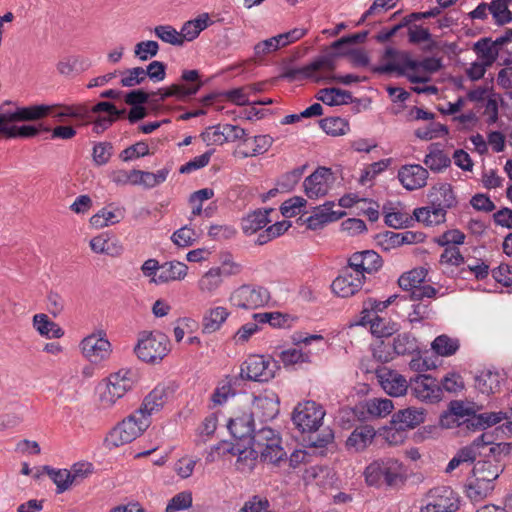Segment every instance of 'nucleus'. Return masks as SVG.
I'll list each match as a JSON object with an SVG mask.
<instances>
[{"label": "nucleus", "instance_id": "obj_1", "mask_svg": "<svg viewBox=\"0 0 512 512\" xmlns=\"http://www.w3.org/2000/svg\"><path fill=\"white\" fill-rule=\"evenodd\" d=\"M512 452V443H494L473 467V479L466 485L467 497L479 502L488 497L495 488V481L504 471V458Z\"/></svg>", "mask_w": 512, "mask_h": 512}, {"label": "nucleus", "instance_id": "obj_2", "mask_svg": "<svg viewBox=\"0 0 512 512\" xmlns=\"http://www.w3.org/2000/svg\"><path fill=\"white\" fill-rule=\"evenodd\" d=\"M364 475L368 485L398 487L406 480V469L399 460L387 457L370 463Z\"/></svg>", "mask_w": 512, "mask_h": 512}, {"label": "nucleus", "instance_id": "obj_3", "mask_svg": "<svg viewBox=\"0 0 512 512\" xmlns=\"http://www.w3.org/2000/svg\"><path fill=\"white\" fill-rule=\"evenodd\" d=\"M150 424L151 419L139 415L135 411L109 432L105 438V444L111 449L130 443L140 436Z\"/></svg>", "mask_w": 512, "mask_h": 512}, {"label": "nucleus", "instance_id": "obj_4", "mask_svg": "<svg viewBox=\"0 0 512 512\" xmlns=\"http://www.w3.org/2000/svg\"><path fill=\"white\" fill-rule=\"evenodd\" d=\"M170 351V341L162 332H147L140 334L135 352L138 358L147 363L161 361Z\"/></svg>", "mask_w": 512, "mask_h": 512}, {"label": "nucleus", "instance_id": "obj_5", "mask_svg": "<svg viewBox=\"0 0 512 512\" xmlns=\"http://www.w3.org/2000/svg\"><path fill=\"white\" fill-rule=\"evenodd\" d=\"M7 124L22 121H35L51 114L56 118L73 116L75 113L70 107L59 105H33L28 107H18L15 111L4 112Z\"/></svg>", "mask_w": 512, "mask_h": 512}, {"label": "nucleus", "instance_id": "obj_6", "mask_svg": "<svg viewBox=\"0 0 512 512\" xmlns=\"http://www.w3.org/2000/svg\"><path fill=\"white\" fill-rule=\"evenodd\" d=\"M135 377V373L130 370H120L111 374L105 389L100 394L102 407H112L118 399L131 390L135 384Z\"/></svg>", "mask_w": 512, "mask_h": 512}, {"label": "nucleus", "instance_id": "obj_7", "mask_svg": "<svg viewBox=\"0 0 512 512\" xmlns=\"http://www.w3.org/2000/svg\"><path fill=\"white\" fill-rule=\"evenodd\" d=\"M199 78L198 70H184L181 75V80L185 82V84L175 83L169 87L158 89L151 95H159V98L151 100V103H161L169 97H176L179 100H183L195 95L203 85Z\"/></svg>", "mask_w": 512, "mask_h": 512}, {"label": "nucleus", "instance_id": "obj_8", "mask_svg": "<svg viewBox=\"0 0 512 512\" xmlns=\"http://www.w3.org/2000/svg\"><path fill=\"white\" fill-rule=\"evenodd\" d=\"M199 78L198 70H184L181 75V80L185 82V84L175 83L169 87L158 89L151 95H159V98L151 100V103H161L169 97H176L179 100H183L195 95L203 85Z\"/></svg>", "mask_w": 512, "mask_h": 512}, {"label": "nucleus", "instance_id": "obj_9", "mask_svg": "<svg viewBox=\"0 0 512 512\" xmlns=\"http://www.w3.org/2000/svg\"><path fill=\"white\" fill-rule=\"evenodd\" d=\"M279 366L271 358L262 355H251L241 365L242 379L257 382H268L274 378Z\"/></svg>", "mask_w": 512, "mask_h": 512}, {"label": "nucleus", "instance_id": "obj_10", "mask_svg": "<svg viewBox=\"0 0 512 512\" xmlns=\"http://www.w3.org/2000/svg\"><path fill=\"white\" fill-rule=\"evenodd\" d=\"M325 416L323 407L314 401L299 403L292 414L294 425L302 432H316Z\"/></svg>", "mask_w": 512, "mask_h": 512}, {"label": "nucleus", "instance_id": "obj_11", "mask_svg": "<svg viewBox=\"0 0 512 512\" xmlns=\"http://www.w3.org/2000/svg\"><path fill=\"white\" fill-rule=\"evenodd\" d=\"M270 300L268 290L261 286L242 285L230 296L232 305L243 309L263 307Z\"/></svg>", "mask_w": 512, "mask_h": 512}, {"label": "nucleus", "instance_id": "obj_12", "mask_svg": "<svg viewBox=\"0 0 512 512\" xmlns=\"http://www.w3.org/2000/svg\"><path fill=\"white\" fill-rule=\"evenodd\" d=\"M79 346L83 356L91 363H100L107 359L111 352V344L104 331L86 336Z\"/></svg>", "mask_w": 512, "mask_h": 512}, {"label": "nucleus", "instance_id": "obj_13", "mask_svg": "<svg viewBox=\"0 0 512 512\" xmlns=\"http://www.w3.org/2000/svg\"><path fill=\"white\" fill-rule=\"evenodd\" d=\"M382 265L383 260L381 256L374 250H363L353 253L349 257L347 264L355 275L363 277V281L366 279V274L376 273Z\"/></svg>", "mask_w": 512, "mask_h": 512}, {"label": "nucleus", "instance_id": "obj_14", "mask_svg": "<svg viewBox=\"0 0 512 512\" xmlns=\"http://www.w3.org/2000/svg\"><path fill=\"white\" fill-rule=\"evenodd\" d=\"M431 500L419 512H457L460 506L458 495L450 488L431 490Z\"/></svg>", "mask_w": 512, "mask_h": 512}, {"label": "nucleus", "instance_id": "obj_15", "mask_svg": "<svg viewBox=\"0 0 512 512\" xmlns=\"http://www.w3.org/2000/svg\"><path fill=\"white\" fill-rule=\"evenodd\" d=\"M412 394L419 400L434 403L442 398V388L430 375H417L410 380Z\"/></svg>", "mask_w": 512, "mask_h": 512}, {"label": "nucleus", "instance_id": "obj_16", "mask_svg": "<svg viewBox=\"0 0 512 512\" xmlns=\"http://www.w3.org/2000/svg\"><path fill=\"white\" fill-rule=\"evenodd\" d=\"M429 199L430 204L434 207L433 213L438 220H445L447 210L457 204L452 186L448 183L433 186L429 194Z\"/></svg>", "mask_w": 512, "mask_h": 512}, {"label": "nucleus", "instance_id": "obj_17", "mask_svg": "<svg viewBox=\"0 0 512 512\" xmlns=\"http://www.w3.org/2000/svg\"><path fill=\"white\" fill-rule=\"evenodd\" d=\"M332 172L329 168L320 167L311 175L305 178L303 186L305 193L310 199H317L325 196L330 189Z\"/></svg>", "mask_w": 512, "mask_h": 512}, {"label": "nucleus", "instance_id": "obj_18", "mask_svg": "<svg viewBox=\"0 0 512 512\" xmlns=\"http://www.w3.org/2000/svg\"><path fill=\"white\" fill-rule=\"evenodd\" d=\"M363 277L357 276L348 267H344L331 284L332 291L339 297L347 298L357 293L363 285Z\"/></svg>", "mask_w": 512, "mask_h": 512}, {"label": "nucleus", "instance_id": "obj_19", "mask_svg": "<svg viewBox=\"0 0 512 512\" xmlns=\"http://www.w3.org/2000/svg\"><path fill=\"white\" fill-rule=\"evenodd\" d=\"M428 171L419 164L402 166L398 171V179L407 190H416L424 187L428 179Z\"/></svg>", "mask_w": 512, "mask_h": 512}, {"label": "nucleus", "instance_id": "obj_20", "mask_svg": "<svg viewBox=\"0 0 512 512\" xmlns=\"http://www.w3.org/2000/svg\"><path fill=\"white\" fill-rule=\"evenodd\" d=\"M227 428L235 440L248 444V439H251L255 432L253 412H244L231 418L228 421Z\"/></svg>", "mask_w": 512, "mask_h": 512}, {"label": "nucleus", "instance_id": "obj_21", "mask_svg": "<svg viewBox=\"0 0 512 512\" xmlns=\"http://www.w3.org/2000/svg\"><path fill=\"white\" fill-rule=\"evenodd\" d=\"M493 442V435L490 433H482L473 442L461 448L456 454L462 463H476V461L485 455L488 447Z\"/></svg>", "mask_w": 512, "mask_h": 512}, {"label": "nucleus", "instance_id": "obj_22", "mask_svg": "<svg viewBox=\"0 0 512 512\" xmlns=\"http://www.w3.org/2000/svg\"><path fill=\"white\" fill-rule=\"evenodd\" d=\"M377 376L383 390L389 395L398 397L406 393L407 381L397 372L383 369L377 372Z\"/></svg>", "mask_w": 512, "mask_h": 512}, {"label": "nucleus", "instance_id": "obj_23", "mask_svg": "<svg viewBox=\"0 0 512 512\" xmlns=\"http://www.w3.org/2000/svg\"><path fill=\"white\" fill-rule=\"evenodd\" d=\"M425 411L422 408L409 407L393 414L391 425L397 430L413 429L424 422Z\"/></svg>", "mask_w": 512, "mask_h": 512}, {"label": "nucleus", "instance_id": "obj_24", "mask_svg": "<svg viewBox=\"0 0 512 512\" xmlns=\"http://www.w3.org/2000/svg\"><path fill=\"white\" fill-rule=\"evenodd\" d=\"M376 436L375 429L370 425L356 427L346 440V447L353 452L365 450Z\"/></svg>", "mask_w": 512, "mask_h": 512}, {"label": "nucleus", "instance_id": "obj_25", "mask_svg": "<svg viewBox=\"0 0 512 512\" xmlns=\"http://www.w3.org/2000/svg\"><path fill=\"white\" fill-rule=\"evenodd\" d=\"M168 393L164 386H156L143 400L136 411L150 419L151 415L159 412L167 401Z\"/></svg>", "mask_w": 512, "mask_h": 512}, {"label": "nucleus", "instance_id": "obj_26", "mask_svg": "<svg viewBox=\"0 0 512 512\" xmlns=\"http://www.w3.org/2000/svg\"><path fill=\"white\" fill-rule=\"evenodd\" d=\"M409 70L416 71V60L412 59L410 54L405 51H398L395 61L386 62L384 65L373 69L374 72L379 74L396 72L400 76H403Z\"/></svg>", "mask_w": 512, "mask_h": 512}, {"label": "nucleus", "instance_id": "obj_27", "mask_svg": "<svg viewBox=\"0 0 512 512\" xmlns=\"http://www.w3.org/2000/svg\"><path fill=\"white\" fill-rule=\"evenodd\" d=\"M124 217L125 208L110 204L93 215L90 219V223L95 227L102 228L119 223Z\"/></svg>", "mask_w": 512, "mask_h": 512}, {"label": "nucleus", "instance_id": "obj_28", "mask_svg": "<svg viewBox=\"0 0 512 512\" xmlns=\"http://www.w3.org/2000/svg\"><path fill=\"white\" fill-rule=\"evenodd\" d=\"M229 315V311L222 306L207 310L202 319V332L211 334L218 331Z\"/></svg>", "mask_w": 512, "mask_h": 512}, {"label": "nucleus", "instance_id": "obj_29", "mask_svg": "<svg viewBox=\"0 0 512 512\" xmlns=\"http://www.w3.org/2000/svg\"><path fill=\"white\" fill-rule=\"evenodd\" d=\"M507 415L504 412H485L478 415H472L467 418L464 423H466V427L473 431L485 429L492 425H495L501 422L503 419H506Z\"/></svg>", "mask_w": 512, "mask_h": 512}, {"label": "nucleus", "instance_id": "obj_30", "mask_svg": "<svg viewBox=\"0 0 512 512\" xmlns=\"http://www.w3.org/2000/svg\"><path fill=\"white\" fill-rule=\"evenodd\" d=\"M272 209L255 210L242 219V230L246 235H252L270 222L268 215Z\"/></svg>", "mask_w": 512, "mask_h": 512}, {"label": "nucleus", "instance_id": "obj_31", "mask_svg": "<svg viewBox=\"0 0 512 512\" xmlns=\"http://www.w3.org/2000/svg\"><path fill=\"white\" fill-rule=\"evenodd\" d=\"M188 267L178 261L166 262L161 265L160 273L157 278H153L155 283H166L174 280H181L187 275Z\"/></svg>", "mask_w": 512, "mask_h": 512}, {"label": "nucleus", "instance_id": "obj_32", "mask_svg": "<svg viewBox=\"0 0 512 512\" xmlns=\"http://www.w3.org/2000/svg\"><path fill=\"white\" fill-rule=\"evenodd\" d=\"M423 163L434 173H439L450 166V157L441 150L437 144H431L429 153L426 154Z\"/></svg>", "mask_w": 512, "mask_h": 512}, {"label": "nucleus", "instance_id": "obj_33", "mask_svg": "<svg viewBox=\"0 0 512 512\" xmlns=\"http://www.w3.org/2000/svg\"><path fill=\"white\" fill-rule=\"evenodd\" d=\"M260 459L274 465H279L281 462H286V452L281 445V437L273 438L272 443L266 444V447L259 451Z\"/></svg>", "mask_w": 512, "mask_h": 512}, {"label": "nucleus", "instance_id": "obj_34", "mask_svg": "<svg viewBox=\"0 0 512 512\" xmlns=\"http://www.w3.org/2000/svg\"><path fill=\"white\" fill-rule=\"evenodd\" d=\"M33 326L41 336L48 338H61L63 329L55 322L49 320L46 314L40 313L33 317Z\"/></svg>", "mask_w": 512, "mask_h": 512}, {"label": "nucleus", "instance_id": "obj_35", "mask_svg": "<svg viewBox=\"0 0 512 512\" xmlns=\"http://www.w3.org/2000/svg\"><path fill=\"white\" fill-rule=\"evenodd\" d=\"M502 380L498 372L484 371L475 378V387L482 394L489 395L499 390Z\"/></svg>", "mask_w": 512, "mask_h": 512}, {"label": "nucleus", "instance_id": "obj_36", "mask_svg": "<svg viewBox=\"0 0 512 512\" xmlns=\"http://www.w3.org/2000/svg\"><path fill=\"white\" fill-rule=\"evenodd\" d=\"M233 455H238L237 462L242 465L241 469H252L255 465V461L260 457L259 452L253 444H247L244 442L235 443Z\"/></svg>", "mask_w": 512, "mask_h": 512}, {"label": "nucleus", "instance_id": "obj_37", "mask_svg": "<svg viewBox=\"0 0 512 512\" xmlns=\"http://www.w3.org/2000/svg\"><path fill=\"white\" fill-rule=\"evenodd\" d=\"M473 50L483 59L486 66L492 65L499 55V49L491 38H481L474 44Z\"/></svg>", "mask_w": 512, "mask_h": 512}, {"label": "nucleus", "instance_id": "obj_38", "mask_svg": "<svg viewBox=\"0 0 512 512\" xmlns=\"http://www.w3.org/2000/svg\"><path fill=\"white\" fill-rule=\"evenodd\" d=\"M512 0H493L489 3V13H491L494 22L503 26L512 21V12L508 5Z\"/></svg>", "mask_w": 512, "mask_h": 512}, {"label": "nucleus", "instance_id": "obj_39", "mask_svg": "<svg viewBox=\"0 0 512 512\" xmlns=\"http://www.w3.org/2000/svg\"><path fill=\"white\" fill-rule=\"evenodd\" d=\"M43 471L55 483L57 487L56 492L58 494L67 491L73 484L70 471L68 469H55L50 466H43Z\"/></svg>", "mask_w": 512, "mask_h": 512}, {"label": "nucleus", "instance_id": "obj_40", "mask_svg": "<svg viewBox=\"0 0 512 512\" xmlns=\"http://www.w3.org/2000/svg\"><path fill=\"white\" fill-rule=\"evenodd\" d=\"M431 346L435 353L447 357L455 354L460 345L458 339L443 334L436 337Z\"/></svg>", "mask_w": 512, "mask_h": 512}, {"label": "nucleus", "instance_id": "obj_41", "mask_svg": "<svg viewBox=\"0 0 512 512\" xmlns=\"http://www.w3.org/2000/svg\"><path fill=\"white\" fill-rule=\"evenodd\" d=\"M365 407L370 416L377 418L386 417L394 409L393 402L386 398L369 399L366 401Z\"/></svg>", "mask_w": 512, "mask_h": 512}, {"label": "nucleus", "instance_id": "obj_42", "mask_svg": "<svg viewBox=\"0 0 512 512\" xmlns=\"http://www.w3.org/2000/svg\"><path fill=\"white\" fill-rule=\"evenodd\" d=\"M323 131L331 136L345 135L349 131L348 122L340 117H328L320 121Z\"/></svg>", "mask_w": 512, "mask_h": 512}, {"label": "nucleus", "instance_id": "obj_43", "mask_svg": "<svg viewBox=\"0 0 512 512\" xmlns=\"http://www.w3.org/2000/svg\"><path fill=\"white\" fill-rule=\"evenodd\" d=\"M370 328L373 335L376 337H388L398 331V324L395 322L386 321V319L376 315L369 320Z\"/></svg>", "mask_w": 512, "mask_h": 512}, {"label": "nucleus", "instance_id": "obj_44", "mask_svg": "<svg viewBox=\"0 0 512 512\" xmlns=\"http://www.w3.org/2000/svg\"><path fill=\"white\" fill-rule=\"evenodd\" d=\"M334 202H326L325 204L315 207L313 215L317 217L325 225L335 222L345 215L342 210H333Z\"/></svg>", "mask_w": 512, "mask_h": 512}, {"label": "nucleus", "instance_id": "obj_45", "mask_svg": "<svg viewBox=\"0 0 512 512\" xmlns=\"http://www.w3.org/2000/svg\"><path fill=\"white\" fill-rule=\"evenodd\" d=\"M426 275L427 271L423 268L413 269L401 275L398 279V284L403 290L409 291L410 289L421 285L424 282Z\"/></svg>", "mask_w": 512, "mask_h": 512}, {"label": "nucleus", "instance_id": "obj_46", "mask_svg": "<svg viewBox=\"0 0 512 512\" xmlns=\"http://www.w3.org/2000/svg\"><path fill=\"white\" fill-rule=\"evenodd\" d=\"M222 283V278L215 268L208 270L199 280L198 287L203 293L212 294Z\"/></svg>", "mask_w": 512, "mask_h": 512}, {"label": "nucleus", "instance_id": "obj_47", "mask_svg": "<svg viewBox=\"0 0 512 512\" xmlns=\"http://www.w3.org/2000/svg\"><path fill=\"white\" fill-rule=\"evenodd\" d=\"M393 348L398 355L411 354L417 350L416 339L408 333L399 334L393 340Z\"/></svg>", "mask_w": 512, "mask_h": 512}, {"label": "nucleus", "instance_id": "obj_48", "mask_svg": "<svg viewBox=\"0 0 512 512\" xmlns=\"http://www.w3.org/2000/svg\"><path fill=\"white\" fill-rule=\"evenodd\" d=\"M279 437V434L276 433L272 428L262 427L253 433L251 439H248V444H253L255 449L259 451L260 449L266 447V444L272 443L273 438Z\"/></svg>", "mask_w": 512, "mask_h": 512}, {"label": "nucleus", "instance_id": "obj_49", "mask_svg": "<svg viewBox=\"0 0 512 512\" xmlns=\"http://www.w3.org/2000/svg\"><path fill=\"white\" fill-rule=\"evenodd\" d=\"M337 54L329 53L326 55H322L312 61L310 64L306 65V70L310 71L311 78H316L314 73L316 71H333L335 69V57Z\"/></svg>", "mask_w": 512, "mask_h": 512}, {"label": "nucleus", "instance_id": "obj_50", "mask_svg": "<svg viewBox=\"0 0 512 512\" xmlns=\"http://www.w3.org/2000/svg\"><path fill=\"white\" fill-rule=\"evenodd\" d=\"M154 34L165 43L174 46H183V41L179 32L170 25L156 26L154 28Z\"/></svg>", "mask_w": 512, "mask_h": 512}, {"label": "nucleus", "instance_id": "obj_51", "mask_svg": "<svg viewBox=\"0 0 512 512\" xmlns=\"http://www.w3.org/2000/svg\"><path fill=\"white\" fill-rule=\"evenodd\" d=\"M146 79L145 69L143 67H134L122 72L120 83L123 87H133L142 84Z\"/></svg>", "mask_w": 512, "mask_h": 512}, {"label": "nucleus", "instance_id": "obj_52", "mask_svg": "<svg viewBox=\"0 0 512 512\" xmlns=\"http://www.w3.org/2000/svg\"><path fill=\"white\" fill-rule=\"evenodd\" d=\"M159 44L153 40L141 41L135 45L134 54L141 61H146L157 55Z\"/></svg>", "mask_w": 512, "mask_h": 512}, {"label": "nucleus", "instance_id": "obj_53", "mask_svg": "<svg viewBox=\"0 0 512 512\" xmlns=\"http://www.w3.org/2000/svg\"><path fill=\"white\" fill-rule=\"evenodd\" d=\"M253 147L251 151L242 152L244 158L256 156L265 153L272 145L273 139L269 135H258L252 139Z\"/></svg>", "mask_w": 512, "mask_h": 512}, {"label": "nucleus", "instance_id": "obj_54", "mask_svg": "<svg viewBox=\"0 0 512 512\" xmlns=\"http://www.w3.org/2000/svg\"><path fill=\"white\" fill-rule=\"evenodd\" d=\"M192 505V495L189 492H181L173 496L167 506L166 512H177L188 509Z\"/></svg>", "mask_w": 512, "mask_h": 512}, {"label": "nucleus", "instance_id": "obj_55", "mask_svg": "<svg viewBox=\"0 0 512 512\" xmlns=\"http://www.w3.org/2000/svg\"><path fill=\"white\" fill-rule=\"evenodd\" d=\"M465 234L458 229H452L444 232L435 239V242L442 247L456 246L464 243Z\"/></svg>", "mask_w": 512, "mask_h": 512}, {"label": "nucleus", "instance_id": "obj_56", "mask_svg": "<svg viewBox=\"0 0 512 512\" xmlns=\"http://www.w3.org/2000/svg\"><path fill=\"white\" fill-rule=\"evenodd\" d=\"M254 407L264 410L262 417L265 421L274 419L279 412L277 402L268 397L257 398L254 402Z\"/></svg>", "mask_w": 512, "mask_h": 512}, {"label": "nucleus", "instance_id": "obj_57", "mask_svg": "<svg viewBox=\"0 0 512 512\" xmlns=\"http://www.w3.org/2000/svg\"><path fill=\"white\" fill-rule=\"evenodd\" d=\"M171 240L179 247H189L195 241V231L188 226H183L173 233Z\"/></svg>", "mask_w": 512, "mask_h": 512}, {"label": "nucleus", "instance_id": "obj_58", "mask_svg": "<svg viewBox=\"0 0 512 512\" xmlns=\"http://www.w3.org/2000/svg\"><path fill=\"white\" fill-rule=\"evenodd\" d=\"M202 140L208 145H222L225 143L223 125L208 127L201 133Z\"/></svg>", "mask_w": 512, "mask_h": 512}, {"label": "nucleus", "instance_id": "obj_59", "mask_svg": "<svg viewBox=\"0 0 512 512\" xmlns=\"http://www.w3.org/2000/svg\"><path fill=\"white\" fill-rule=\"evenodd\" d=\"M279 358L284 363L285 366L309 361L308 354L303 353L301 350L297 348H290L281 351L279 354Z\"/></svg>", "mask_w": 512, "mask_h": 512}, {"label": "nucleus", "instance_id": "obj_60", "mask_svg": "<svg viewBox=\"0 0 512 512\" xmlns=\"http://www.w3.org/2000/svg\"><path fill=\"white\" fill-rule=\"evenodd\" d=\"M213 153V150L207 151L203 153L202 155L196 156L186 164L182 165L179 169V172L181 174H188L195 170L201 169L208 165L211 155Z\"/></svg>", "mask_w": 512, "mask_h": 512}, {"label": "nucleus", "instance_id": "obj_61", "mask_svg": "<svg viewBox=\"0 0 512 512\" xmlns=\"http://www.w3.org/2000/svg\"><path fill=\"white\" fill-rule=\"evenodd\" d=\"M269 501L260 496H253L247 500L238 512H272Z\"/></svg>", "mask_w": 512, "mask_h": 512}, {"label": "nucleus", "instance_id": "obj_62", "mask_svg": "<svg viewBox=\"0 0 512 512\" xmlns=\"http://www.w3.org/2000/svg\"><path fill=\"white\" fill-rule=\"evenodd\" d=\"M306 200L300 196H294L284 201L280 207V211L284 217H293L304 207Z\"/></svg>", "mask_w": 512, "mask_h": 512}, {"label": "nucleus", "instance_id": "obj_63", "mask_svg": "<svg viewBox=\"0 0 512 512\" xmlns=\"http://www.w3.org/2000/svg\"><path fill=\"white\" fill-rule=\"evenodd\" d=\"M440 263L451 266H459L464 263V257L460 253L458 247L447 246L440 256Z\"/></svg>", "mask_w": 512, "mask_h": 512}, {"label": "nucleus", "instance_id": "obj_64", "mask_svg": "<svg viewBox=\"0 0 512 512\" xmlns=\"http://www.w3.org/2000/svg\"><path fill=\"white\" fill-rule=\"evenodd\" d=\"M113 146L109 142H100L93 148V160L101 166L106 164L112 155Z\"/></svg>", "mask_w": 512, "mask_h": 512}]
</instances>
